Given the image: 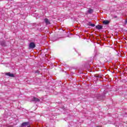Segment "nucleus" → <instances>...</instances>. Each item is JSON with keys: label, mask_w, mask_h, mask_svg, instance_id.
<instances>
[{"label": "nucleus", "mask_w": 127, "mask_h": 127, "mask_svg": "<svg viewBox=\"0 0 127 127\" xmlns=\"http://www.w3.org/2000/svg\"><path fill=\"white\" fill-rule=\"evenodd\" d=\"M30 127V125H29V123L28 122H24L21 125V127Z\"/></svg>", "instance_id": "1"}, {"label": "nucleus", "mask_w": 127, "mask_h": 127, "mask_svg": "<svg viewBox=\"0 0 127 127\" xmlns=\"http://www.w3.org/2000/svg\"><path fill=\"white\" fill-rule=\"evenodd\" d=\"M35 43H33V42H31L30 43L29 45V47L31 49H33V48H35Z\"/></svg>", "instance_id": "2"}, {"label": "nucleus", "mask_w": 127, "mask_h": 127, "mask_svg": "<svg viewBox=\"0 0 127 127\" xmlns=\"http://www.w3.org/2000/svg\"><path fill=\"white\" fill-rule=\"evenodd\" d=\"M5 75H6V76H8L9 77H11L12 78H14V74L11 73L10 72L6 73Z\"/></svg>", "instance_id": "3"}, {"label": "nucleus", "mask_w": 127, "mask_h": 127, "mask_svg": "<svg viewBox=\"0 0 127 127\" xmlns=\"http://www.w3.org/2000/svg\"><path fill=\"white\" fill-rule=\"evenodd\" d=\"M95 27L97 29H99V30L103 29V26L102 25H98L96 26Z\"/></svg>", "instance_id": "4"}, {"label": "nucleus", "mask_w": 127, "mask_h": 127, "mask_svg": "<svg viewBox=\"0 0 127 127\" xmlns=\"http://www.w3.org/2000/svg\"><path fill=\"white\" fill-rule=\"evenodd\" d=\"M45 22L46 23V24H50V21H49V20L47 18L45 19Z\"/></svg>", "instance_id": "5"}, {"label": "nucleus", "mask_w": 127, "mask_h": 127, "mask_svg": "<svg viewBox=\"0 0 127 127\" xmlns=\"http://www.w3.org/2000/svg\"><path fill=\"white\" fill-rule=\"evenodd\" d=\"M33 101L34 102H40V100L38 98H36L35 97L33 98Z\"/></svg>", "instance_id": "6"}, {"label": "nucleus", "mask_w": 127, "mask_h": 127, "mask_svg": "<svg viewBox=\"0 0 127 127\" xmlns=\"http://www.w3.org/2000/svg\"><path fill=\"white\" fill-rule=\"evenodd\" d=\"M103 23L104 24L107 25V24H109L110 23V21H109L108 20H104V21H103Z\"/></svg>", "instance_id": "7"}, {"label": "nucleus", "mask_w": 127, "mask_h": 127, "mask_svg": "<svg viewBox=\"0 0 127 127\" xmlns=\"http://www.w3.org/2000/svg\"><path fill=\"white\" fill-rule=\"evenodd\" d=\"M94 11V10L92 9H89L88 10V13H93V12Z\"/></svg>", "instance_id": "8"}, {"label": "nucleus", "mask_w": 127, "mask_h": 127, "mask_svg": "<svg viewBox=\"0 0 127 127\" xmlns=\"http://www.w3.org/2000/svg\"><path fill=\"white\" fill-rule=\"evenodd\" d=\"M89 26H92V27H95V24H88Z\"/></svg>", "instance_id": "9"}, {"label": "nucleus", "mask_w": 127, "mask_h": 127, "mask_svg": "<svg viewBox=\"0 0 127 127\" xmlns=\"http://www.w3.org/2000/svg\"><path fill=\"white\" fill-rule=\"evenodd\" d=\"M95 77H96V78H102V77L99 75H95Z\"/></svg>", "instance_id": "10"}, {"label": "nucleus", "mask_w": 127, "mask_h": 127, "mask_svg": "<svg viewBox=\"0 0 127 127\" xmlns=\"http://www.w3.org/2000/svg\"><path fill=\"white\" fill-rule=\"evenodd\" d=\"M125 24H127V18H126V20H125Z\"/></svg>", "instance_id": "11"}, {"label": "nucleus", "mask_w": 127, "mask_h": 127, "mask_svg": "<svg viewBox=\"0 0 127 127\" xmlns=\"http://www.w3.org/2000/svg\"><path fill=\"white\" fill-rule=\"evenodd\" d=\"M117 17H118V16H114V18H117Z\"/></svg>", "instance_id": "12"}, {"label": "nucleus", "mask_w": 127, "mask_h": 127, "mask_svg": "<svg viewBox=\"0 0 127 127\" xmlns=\"http://www.w3.org/2000/svg\"><path fill=\"white\" fill-rule=\"evenodd\" d=\"M89 24H92V23H91V22H89V23H88V25H89Z\"/></svg>", "instance_id": "13"}, {"label": "nucleus", "mask_w": 127, "mask_h": 127, "mask_svg": "<svg viewBox=\"0 0 127 127\" xmlns=\"http://www.w3.org/2000/svg\"><path fill=\"white\" fill-rule=\"evenodd\" d=\"M38 72H39L38 71H37L36 72V73H38Z\"/></svg>", "instance_id": "14"}, {"label": "nucleus", "mask_w": 127, "mask_h": 127, "mask_svg": "<svg viewBox=\"0 0 127 127\" xmlns=\"http://www.w3.org/2000/svg\"><path fill=\"white\" fill-rule=\"evenodd\" d=\"M97 127H101V126H97Z\"/></svg>", "instance_id": "15"}]
</instances>
